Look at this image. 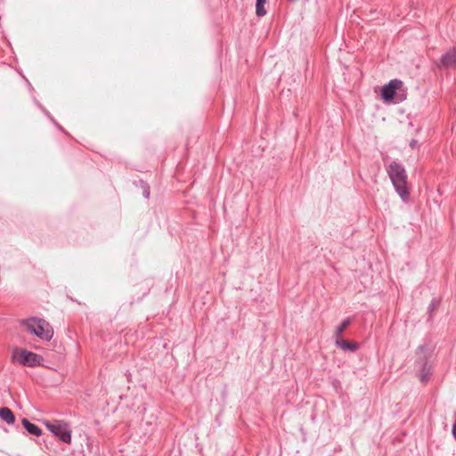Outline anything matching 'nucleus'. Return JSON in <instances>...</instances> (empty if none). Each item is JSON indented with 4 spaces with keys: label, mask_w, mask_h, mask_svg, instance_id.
Segmentation results:
<instances>
[{
    "label": "nucleus",
    "mask_w": 456,
    "mask_h": 456,
    "mask_svg": "<svg viewBox=\"0 0 456 456\" xmlns=\"http://www.w3.org/2000/svg\"><path fill=\"white\" fill-rule=\"evenodd\" d=\"M387 175L392 182L395 191L403 202L409 200V189L407 186V174L404 167L399 161H392L387 168Z\"/></svg>",
    "instance_id": "f257e3e1"
},
{
    "label": "nucleus",
    "mask_w": 456,
    "mask_h": 456,
    "mask_svg": "<svg viewBox=\"0 0 456 456\" xmlns=\"http://www.w3.org/2000/svg\"><path fill=\"white\" fill-rule=\"evenodd\" d=\"M28 330L45 341H50L53 336V330L50 324L44 319L31 317L24 321Z\"/></svg>",
    "instance_id": "f03ea898"
},
{
    "label": "nucleus",
    "mask_w": 456,
    "mask_h": 456,
    "mask_svg": "<svg viewBox=\"0 0 456 456\" xmlns=\"http://www.w3.org/2000/svg\"><path fill=\"white\" fill-rule=\"evenodd\" d=\"M403 87V82L399 79H392L387 84L383 86L380 92V96L385 102H401L406 99V94L403 90V93H397L401 91Z\"/></svg>",
    "instance_id": "7ed1b4c3"
},
{
    "label": "nucleus",
    "mask_w": 456,
    "mask_h": 456,
    "mask_svg": "<svg viewBox=\"0 0 456 456\" xmlns=\"http://www.w3.org/2000/svg\"><path fill=\"white\" fill-rule=\"evenodd\" d=\"M12 356L16 362L28 367L41 366L44 361L41 355L27 349H15Z\"/></svg>",
    "instance_id": "20e7f679"
},
{
    "label": "nucleus",
    "mask_w": 456,
    "mask_h": 456,
    "mask_svg": "<svg viewBox=\"0 0 456 456\" xmlns=\"http://www.w3.org/2000/svg\"><path fill=\"white\" fill-rule=\"evenodd\" d=\"M47 429L60 441L64 444L71 443V429L69 426L61 420H55L53 422H45Z\"/></svg>",
    "instance_id": "39448f33"
},
{
    "label": "nucleus",
    "mask_w": 456,
    "mask_h": 456,
    "mask_svg": "<svg viewBox=\"0 0 456 456\" xmlns=\"http://www.w3.org/2000/svg\"><path fill=\"white\" fill-rule=\"evenodd\" d=\"M334 344L337 347L347 351V352H356L360 346L357 342L354 341H347L343 339V338H338L334 339Z\"/></svg>",
    "instance_id": "423d86ee"
},
{
    "label": "nucleus",
    "mask_w": 456,
    "mask_h": 456,
    "mask_svg": "<svg viewBox=\"0 0 456 456\" xmlns=\"http://www.w3.org/2000/svg\"><path fill=\"white\" fill-rule=\"evenodd\" d=\"M440 63L445 68H452L456 65V47H452L444 53L440 58Z\"/></svg>",
    "instance_id": "0eeeda50"
},
{
    "label": "nucleus",
    "mask_w": 456,
    "mask_h": 456,
    "mask_svg": "<svg viewBox=\"0 0 456 456\" xmlns=\"http://www.w3.org/2000/svg\"><path fill=\"white\" fill-rule=\"evenodd\" d=\"M21 424L28 434L36 436H40L42 435V429L37 425L30 422L28 419L22 418Z\"/></svg>",
    "instance_id": "6e6552de"
},
{
    "label": "nucleus",
    "mask_w": 456,
    "mask_h": 456,
    "mask_svg": "<svg viewBox=\"0 0 456 456\" xmlns=\"http://www.w3.org/2000/svg\"><path fill=\"white\" fill-rule=\"evenodd\" d=\"M0 419L7 424H13L15 422L13 412L7 407L0 408Z\"/></svg>",
    "instance_id": "1a4fd4ad"
},
{
    "label": "nucleus",
    "mask_w": 456,
    "mask_h": 456,
    "mask_svg": "<svg viewBox=\"0 0 456 456\" xmlns=\"http://www.w3.org/2000/svg\"><path fill=\"white\" fill-rule=\"evenodd\" d=\"M352 318L347 317L336 328L335 333H334V339L342 338L343 332L346 330V329L351 324Z\"/></svg>",
    "instance_id": "9d476101"
},
{
    "label": "nucleus",
    "mask_w": 456,
    "mask_h": 456,
    "mask_svg": "<svg viewBox=\"0 0 456 456\" xmlns=\"http://www.w3.org/2000/svg\"><path fill=\"white\" fill-rule=\"evenodd\" d=\"M134 184L137 187H140L142 190V193L144 198L149 199L151 194L150 185L145 181L140 179L134 181Z\"/></svg>",
    "instance_id": "9b49d317"
},
{
    "label": "nucleus",
    "mask_w": 456,
    "mask_h": 456,
    "mask_svg": "<svg viewBox=\"0 0 456 456\" xmlns=\"http://www.w3.org/2000/svg\"><path fill=\"white\" fill-rule=\"evenodd\" d=\"M266 0H256V14L258 17H263L266 14L265 4Z\"/></svg>",
    "instance_id": "f8f14e48"
},
{
    "label": "nucleus",
    "mask_w": 456,
    "mask_h": 456,
    "mask_svg": "<svg viewBox=\"0 0 456 456\" xmlns=\"http://www.w3.org/2000/svg\"><path fill=\"white\" fill-rule=\"evenodd\" d=\"M440 305V300L437 299V298H433L432 301L430 302L429 305H428V321H431L432 320V314L433 312Z\"/></svg>",
    "instance_id": "ddd939ff"
},
{
    "label": "nucleus",
    "mask_w": 456,
    "mask_h": 456,
    "mask_svg": "<svg viewBox=\"0 0 456 456\" xmlns=\"http://www.w3.org/2000/svg\"><path fill=\"white\" fill-rule=\"evenodd\" d=\"M420 363L422 365V370H423V373L421 374L420 376V380L422 382L426 381L428 379V373L425 371L427 367H428V362H427V359H422L420 361Z\"/></svg>",
    "instance_id": "4468645a"
},
{
    "label": "nucleus",
    "mask_w": 456,
    "mask_h": 456,
    "mask_svg": "<svg viewBox=\"0 0 456 456\" xmlns=\"http://www.w3.org/2000/svg\"><path fill=\"white\" fill-rule=\"evenodd\" d=\"M37 105L42 110L45 115L50 118L52 122H55V119L53 118L50 112L45 108H44L40 102H37Z\"/></svg>",
    "instance_id": "2eb2a0df"
},
{
    "label": "nucleus",
    "mask_w": 456,
    "mask_h": 456,
    "mask_svg": "<svg viewBox=\"0 0 456 456\" xmlns=\"http://www.w3.org/2000/svg\"><path fill=\"white\" fill-rule=\"evenodd\" d=\"M409 146L411 148V149H415L417 147H419V142L415 139H412L410 143H409Z\"/></svg>",
    "instance_id": "dca6fc26"
},
{
    "label": "nucleus",
    "mask_w": 456,
    "mask_h": 456,
    "mask_svg": "<svg viewBox=\"0 0 456 456\" xmlns=\"http://www.w3.org/2000/svg\"><path fill=\"white\" fill-rule=\"evenodd\" d=\"M452 433L453 438L456 440V420H455V422L452 425Z\"/></svg>",
    "instance_id": "f3484780"
},
{
    "label": "nucleus",
    "mask_w": 456,
    "mask_h": 456,
    "mask_svg": "<svg viewBox=\"0 0 456 456\" xmlns=\"http://www.w3.org/2000/svg\"><path fill=\"white\" fill-rule=\"evenodd\" d=\"M427 350V346L425 345H420L419 347H418V351L421 352V353H424L425 351Z\"/></svg>",
    "instance_id": "a211bd4d"
},
{
    "label": "nucleus",
    "mask_w": 456,
    "mask_h": 456,
    "mask_svg": "<svg viewBox=\"0 0 456 456\" xmlns=\"http://www.w3.org/2000/svg\"><path fill=\"white\" fill-rule=\"evenodd\" d=\"M53 123L56 126V127H57L60 131H61V132H63V131H64L63 127H62L61 125H59L56 121H55V122H53Z\"/></svg>",
    "instance_id": "6ab92c4d"
}]
</instances>
